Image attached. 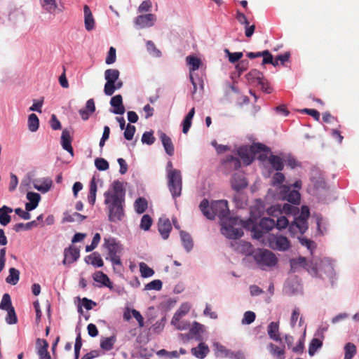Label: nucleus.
Returning <instances> with one entry per match:
<instances>
[{"label":"nucleus","instance_id":"bb28decb","mask_svg":"<svg viewBox=\"0 0 359 359\" xmlns=\"http://www.w3.org/2000/svg\"><path fill=\"white\" fill-rule=\"evenodd\" d=\"M110 104L114 107L113 113L116 114H123L125 112V108L123 104V98L121 95H116L111 98Z\"/></svg>","mask_w":359,"mask_h":359},{"label":"nucleus","instance_id":"3c124183","mask_svg":"<svg viewBox=\"0 0 359 359\" xmlns=\"http://www.w3.org/2000/svg\"><path fill=\"white\" fill-rule=\"evenodd\" d=\"M187 62L190 66V74H191V72L197 70L201 65L200 59L194 56H188L187 57Z\"/></svg>","mask_w":359,"mask_h":359},{"label":"nucleus","instance_id":"b1692460","mask_svg":"<svg viewBox=\"0 0 359 359\" xmlns=\"http://www.w3.org/2000/svg\"><path fill=\"white\" fill-rule=\"evenodd\" d=\"M159 138L161 140L166 154L170 156H173L175 149L171 138L163 132H159Z\"/></svg>","mask_w":359,"mask_h":359},{"label":"nucleus","instance_id":"1a4fd4ad","mask_svg":"<svg viewBox=\"0 0 359 359\" xmlns=\"http://www.w3.org/2000/svg\"><path fill=\"white\" fill-rule=\"evenodd\" d=\"M243 229L252 233V238L255 240H260L264 234L269 233L273 229L283 231L287 226H241Z\"/></svg>","mask_w":359,"mask_h":359},{"label":"nucleus","instance_id":"a18cd8bd","mask_svg":"<svg viewBox=\"0 0 359 359\" xmlns=\"http://www.w3.org/2000/svg\"><path fill=\"white\" fill-rule=\"evenodd\" d=\"M139 266L141 276L143 278L151 277L155 273L154 270L144 262H140Z\"/></svg>","mask_w":359,"mask_h":359},{"label":"nucleus","instance_id":"72a5a7b5","mask_svg":"<svg viewBox=\"0 0 359 359\" xmlns=\"http://www.w3.org/2000/svg\"><path fill=\"white\" fill-rule=\"evenodd\" d=\"M283 191L289 192L287 196V200L294 204H297L300 201V194L298 191H290V186H282Z\"/></svg>","mask_w":359,"mask_h":359},{"label":"nucleus","instance_id":"f3484780","mask_svg":"<svg viewBox=\"0 0 359 359\" xmlns=\"http://www.w3.org/2000/svg\"><path fill=\"white\" fill-rule=\"evenodd\" d=\"M48 347L49 344L46 339L39 338L36 339V348L39 359H52L51 355L48 351Z\"/></svg>","mask_w":359,"mask_h":359},{"label":"nucleus","instance_id":"37998d69","mask_svg":"<svg viewBox=\"0 0 359 359\" xmlns=\"http://www.w3.org/2000/svg\"><path fill=\"white\" fill-rule=\"evenodd\" d=\"M323 346V341L318 338H313L309 345V354L310 356L314 355L318 349Z\"/></svg>","mask_w":359,"mask_h":359},{"label":"nucleus","instance_id":"e433bc0d","mask_svg":"<svg viewBox=\"0 0 359 359\" xmlns=\"http://www.w3.org/2000/svg\"><path fill=\"white\" fill-rule=\"evenodd\" d=\"M116 341V337L115 335H112L109 337H103L100 340V348L106 351H111L114 344Z\"/></svg>","mask_w":359,"mask_h":359},{"label":"nucleus","instance_id":"09e8293b","mask_svg":"<svg viewBox=\"0 0 359 359\" xmlns=\"http://www.w3.org/2000/svg\"><path fill=\"white\" fill-rule=\"evenodd\" d=\"M241 252L246 256H251L254 258L256 249L254 248L253 245L250 243L243 242L241 246Z\"/></svg>","mask_w":359,"mask_h":359},{"label":"nucleus","instance_id":"de8ad7c7","mask_svg":"<svg viewBox=\"0 0 359 359\" xmlns=\"http://www.w3.org/2000/svg\"><path fill=\"white\" fill-rule=\"evenodd\" d=\"M96 192H97V184L95 182V177H93V179L90 181V189H89V194L88 196V202L93 205L95 202L96 199Z\"/></svg>","mask_w":359,"mask_h":359},{"label":"nucleus","instance_id":"9b49d317","mask_svg":"<svg viewBox=\"0 0 359 359\" xmlns=\"http://www.w3.org/2000/svg\"><path fill=\"white\" fill-rule=\"evenodd\" d=\"M302 291V285L301 279L297 276H292L286 280L283 287V292L285 294L292 296L297 294Z\"/></svg>","mask_w":359,"mask_h":359},{"label":"nucleus","instance_id":"5fc2aeb1","mask_svg":"<svg viewBox=\"0 0 359 359\" xmlns=\"http://www.w3.org/2000/svg\"><path fill=\"white\" fill-rule=\"evenodd\" d=\"M92 261H90V264L93 266L95 268H100L104 266V261L101 257V255L97 252H93V258Z\"/></svg>","mask_w":359,"mask_h":359},{"label":"nucleus","instance_id":"473e14b6","mask_svg":"<svg viewBox=\"0 0 359 359\" xmlns=\"http://www.w3.org/2000/svg\"><path fill=\"white\" fill-rule=\"evenodd\" d=\"M13 212V210L7 206L3 205L0 208V224H8L11 220V213Z\"/></svg>","mask_w":359,"mask_h":359},{"label":"nucleus","instance_id":"393cba45","mask_svg":"<svg viewBox=\"0 0 359 359\" xmlns=\"http://www.w3.org/2000/svg\"><path fill=\"white\" fill-rule=\"evenodd\" d=\"M267 332L270 339L277 342H282L279 334V322H271L268 325Z\"/></svg>","mask_w":359,"mask_h":359},{"label":"nucleus","instance_id":"39448f33","mask_svg":"<svg viewBox=\"0 0 359 359\" xmlns=\"http://www.w3.org/2000/svg\"><path fill=\"white\" fill-rule=\"evenodd\" d=\"M253 259L261 268L263 266L274 267L278 262L276 255L266 248H257Z\"/></svg>","mask_w":359,"mask_h":359},{"label":"nucleus","instance_id":"4c0bfd02","mask_svg":"<svg viewBox=\"0 0 359 359\" xmlns=\"http://www.w3.org/2000/svg\"><path fill=\"white\" fill-rule=\"evenodd\" d=\"M9 274L6 278V282L11 285H15L20 279V271L15 268L9 269Z\"/></svg>","mask_w":359,"mask_h":359},{"label":"nucleus","instance_id":"052dcab7","mask_svg":"<svg viewBox=\"0 0 359 359\" xmlns=\"http://www.w3.org/2000/svg\"><path fill=\"white\" fill-rule=\"evenodd\" d=\"M305 332L304 335L298 340L295 346L292 347V351L297 354H302L304 351V337Z\"/></svg>","mask_w":359,"mask_h":359},{"label":"nucleus","instance_id":"a211bd4d","mask_svg":"<svg viewBox=\"0 0 359 359\" xmlns=\"http://www.w3.org/2000/svg\"><path fill=\"white\" fill-rule=\"evenodd\" d=\"M92 278L93 280L96 283H100V285H97V287H106L110 290L113 289V283L110 280L107 274L101 271H95L93 275Z\"/></svg>","mask_w":359,"mask_h":359},{"label":"nucleus","instance_id":"c03bdc74","mask_svg":"<svg viewBox=\"0 0 359 359\" xmlns=\"http://www.w3.org/2000/svg\"><path fill=\"white\" fill-rule=\"evenodd\" d=\"M28 129L31 132H36L39 129V120L35 114L29 115L27 121Z\"/></svg>","mask_w":359,"mask_h":359},{"label":"nucleus","instance_id":"4468645a","mask_svg":"<svg viewBox=\"0 0 359 359\" xmlns=\"http://www.w3.org/2000/svg\"><path fill=\"white\" fill-rule=\"evenodd\" d=\"M156 21V16L152 13L140 15L134 20L136 27L140 29L148 28L152 27Z\"/></svg>","mask_w":359,"mask_h":359},{"label":"nucleus","instance_id":"412c9836","mask_svg":"<svg viewBox=\"0 0 359 359\" xmlns=\"http://www.w3.org/2000/svg\"><path fill=\"white\" fill-rule=\"evenodd\" d=\"M191 353L198 359H204L210 353V348L205 342L201 341H199L196 347H194L191 349Z\"/></svg>","mask_w":359,"mask_h":359},{"label":"nucleus","instance_id":"6e6552de","mask_svg":"<svg viewBox=\"0 0 359 359\" xmlns=\"http://www.w3.org/2000/svg\"><path fill=\"white\" fill-rule=\"evenodd\" d=\"M168 187L173 198L181 195L182 188V179L180 171H172L167 175Z\"/></svg>","mask_w":359,"mask_h":359},{"label":"nucleus","instance_id":"a19ab883","mask_svg":"<svg viewBox=\"0 0 359 359\" xmlns=\"http://www.w3.org/2000/svg\"><path fill=\"white\" fill-rule=\"evenodd\" d=\"M51 186L52 180L50 179H45L40 183L39 181H37L34 184V187L42 193H46L49 191Z\"/></svg>","mask_w":359,"mask_h":359},{"label":"nucleus","instance_id":"69168bd1","mask_svg":"<svg viewBox=\"0 0 359 359\" xmlns=\"http://www.w3.org/2000/svg\"><path fill=\"white\" fill-rule=\"evenodd\" d=\"M166 317L164 316L160 320L152 325L154 332L158 334L161 332L165 327Z\"/></svg>","mask_w":359,"mask_h":359},{"label":"nucleus","instance_id":"c85d7f7f","mask_svg":"<svg viewBox=\"0 0 359 359\" xmlns=\"http://www.w3.org/2000/svg\"><path fill=\"white\" fill-rule=\"evenodd\" d=\"M83 13H84L85 28L88 31H91L95 28V20L93 18L92 12L88 6H87V5L84 6Z\"/></svg>","mask_w":359,"mask_h":359},{"label":"nucleus","instance_id":"a878e982","mask_svg":"<svg viewBox=\"0 0 359 359\" xmlns=\"http://www.w3.org/2000/svg\"><path fill=\"white\" fill-rule=\"evenodd\" d=\"M95 111V102L94 100L91 98L86 102V107L84 109H81L79 112L81 116V118L83 121H86L89 118L90 115L92 114Z\"/></svg>","mask_w":359,"mask_h":359},{"label":"nucleus","instance_id":"13d9d810","mask_svg":"<svg viewBox=\"0 0 359 359\" xmlns=\"http://www.w3.org/2000/svg\"><path fill=\"white\" fill-rule=\"evenodd\" d=\"M176 300L172 298H169L165 301L161 302L159 304V309L164 311H168L170 310L175 304Z\"/></svg>","mask_w":359,"mask_h":359},{"label":"nucleus","instance_id":"8fccbe9b","mask_svg":"<svg viewBox=\"0 0 359 359\" xmlns=\"http://www.w3.org/2000/svg\"><path fill=\"white\" fill-rule=\"evenodd\" d=\"M163 287V282L159 279H155L146 284L144 290H156L160 291Z\"/></svg>","mask_w":359,"mask_h":359},{"label":"nucleus","instance_id":"423d86ee","mask_svg":"<svg viewBox=\"0 0 359 359\" xmlns=\"http://www.w3.org/2000/svg\"><path fill=\"white\" fill-rule=\"evenodd\" d=\"M318 261V276L316 278L325 279L327 278L332 286L334 285V279L336 278V273L334 271L332 260L328 257L316 259Z\"/></svg>","mask_w":359,"mask_h":359},{"label":"nucleus","instance_id":"9d476101","mask_svg":"<svg viewBox=\"0 0 359 359\" xmlns=\"http://www.w3.org/2000/svg\"><path fill=\"white\" fill-rule=\"evenodd\" d=\"M120 72L116 69H108L104 72V79L106 83L104 87V93L108 96H111L114 93V82L119 79Z\"/></svg>","mask_w":359,"mask_h":359},{"label":"nucleus","instance_id":"5701e85b","mask_svg":"<svg viewBox=\"0 0 359 359\" xmlns=\"http://www.w3.org/2000/svg\"><path fill=\"white\" fill-rule=\"evenodd\" d=\"M189 332L196 341H201L203 340L201 333L205 332V327L197 321H194Z\"/></svg>","mask_w":359,"mask_h":359},{"label":"nucleus","instance_id":"dca6fc26","mask_svg":"<svg viewBox=\"0 0 359 359\" xmlns=\"http://www.w3.org/2000/svg\"><path fill=\"white\" fill-rule=\"evenodd\" d=\"M104 246L108 249L109 257L118 255L123 250V245L115 238H105Z\"/></svg>","mask_w":359,"mask_h":359},{"label":"nucleus","instance_id":"2eb2a0df","mask_svg":"<svg viewBox=\"0 0 359 359\" xmlns=\"http://www.w3.org/2000/svg\"><path fill=\"white\" fill-rule=\"evenodd\" d=\"M234 226H221V234L230 240L241 238L244 234L243 228H234Z\"/></svg>","mask_w":359,"mask_h":359},{"label":"nucleus","instance_id":"4d7b16f0","mask_svg":"<svg viewBox=\"0 0 359 359\" xmlns=\"http://www.w3.org/2000/svg\"><path fill=\"white\" fill-rule=\"evenodd\" d=\"M106 259H109L113 264V270L115 273H120V271L115 266H122V262L121 260V257L119 255H115L113 256H109V258L106 257Z\"/></svg>","mask_w":359,"mask_h":359},{"label":"nucleus","instance_id":"58836bf2","mask_svg":"<svg viewBox=\"0 0 359 359\" xmlns=\"http://www.w3.org/2000/svg\"><path fill=\"white\" fill-rule=\"evenodd\" d=\"M297 239L299 240V242L300 244L307 248V250L310 252L311 255L313 254L314 250L317 248L316 243L306 237H304L302 236H298Z\"/></svg>","mask_w":359,"mask_h":359},{"label":"nucleus","instance_id":"7c9ffc66","mask_svg":"<svg viewBox=\"0 0 359 359\" xmlns=\"http://www.w3.org/2000/svg\"><path fill=\"white\" fill-rule=\"evenodd\" d=\"M267 348L273 357L278 359H285V345H283L282 348H280L273 343H269L267 346Z\"/></svg>","mask_w":359,"mask_h":359},{"label":"nucleus","instance_id":"c9c22d12","mask_svg":"<svg viewBox=\"0 0 359 359\" xmlns=\"http://www.w3.org/2000/svg\"><path fill=\"white\" fill-rule=\"evenodd\" d=\"M60 0H41L42 8L50 13H55L57 10V2Z\"/></svg>","mask_w":359,"mask_h":359},{"label":"nucleus","instance_id":"338daca9","mask_svg":"<svg viewBox=\"0 0 359 359\" xmlns=\"http://www.w3.org/2000/svg\"><path fill=\"white\" fill-rule=\"evenodd\" d=\"M95 165L97 170H106L109 168V163L104 158H97L95 161Z\"/></svg>","mask_w":359,"mask_h":359},{"label":"nucleus","instance_id":"79ce46f5","mask_svg":"<svg viewBox=\"0 0 359 359\" xmlns=\"http://www.w3.org/2000/svg\"><path fill=\"white\" fill-rule=\"evenodd\" d=\"M357 353L356 346L351 342H348L344 346V358L352 359Z\"/></svg>","mask_w":359,"mask_h":359},{"label":"nucleus","instance_id":"f03ea898","mask_svg":"<svg viewBox=\"0 0 359 359\" xmlns=\"http://www.w3.org/2000/svg\"><path fill=\"white\" fill-rule=\"evenodd\" d=\"M125 194L123 183L116 180L112 183L111 188L104 194V203L107 205L109 210V220L112 222L121 221L124 216L123 203Z\"/></svg>","mask_w":359,"mask_h":359},{"label":"nucleus","instance_id":"49530a36","mask_svg":"<svg viewBox=\"0 0 359 359\" xmlns=\"http://www.w3.org/2000/svg\"><path fill=\"white\" fill-rule=\"evenodd\" d=\"M13 308L10 294L8 293L4 294L0 303V309L7 311Z\"/></svg>","mask_w":359,"mask_h":359},{"label":"nucleus","instance_id":"0eeeda50","mask_svg":"<svg viewBox=\"0 0 359 359\" xmlns=\"http://www.w3.org/2000/svg\"><path fill=\"white\" fill-rule=\"evenodd\" d=\"M268 243L270 248L285 252L291 248V243L289 239L280 233H269L268 236Z\"/></svg>","mask_w":359,"mask_h":359},{"label":"nucleus","instance_id":"603ef678","mask_svg":"<svg viewBox=\"0 0 359 359\" xmlns=\"http://www.w3.org/2000/svg\"><path fill=\"white\" fill-rule=\"evenodd\" d=\"M7 315L6 316V322L8 325H15L18 323V316L15 308L7 310Z\"/></svg>","mask_w":359,"mask_h":359},{"label":"nucleus","instance_id":"f257e3e1","mask_svg":"<svg viewBox=\"0 0 359 359\" xmlns=\"http://www.w3.org/2000/svg\"><path fill=\"white\" fill-rule=\"evenodd\" d=\"M199 208L203 214L210 219L218 217L222 222L229 223L228 224H257L252 217H250L248 221H245L231 212L229 208L228 201L224 199L212 201L210 204L207 199H203ZM278 213L280 216L273 218L262 217L258 224H298L297 221L290 224L288 219L282 215L280 211H278Z\"/></svg>","mask_w":359,"mask_h":359},{"label":"nucleus","instance_id":"bf43d9fd","mask_svg":"<svg viewBox=\"0 0 359 359\" xmlns=\"http://www.w3.org/2000/svg\"><path fill=\"white\" fill-rule=\"evenodd\" d=\"M100 239H101V236L100 235V233H96L93 238V240H92V242L90 243V245H88L86 246V252H91L93 251L95 248H97L98 243H100Z\"/></svg>","mask_w":359,"mask_h":359},{"label":"nucleus","instance_id":"2f4dec72","mask_svg":"<svg viewBox=\"0 0 359 359\" xmlns=\"http://www.w3.org/2000/svg\"><path fill=\"white\" fill-rule=\"evenodd\" d=\"M268 161L275 170L281 171L283 170L284 160L279 156L271 154Z\"/></svg>","mask_w":359,"mask_h":359},{"label":"nucleus","instance_id":"864d4df0","mask_svg":"<svg viewBox=\"0 0 359 359\" xmlns=\"http://www.w3.org/2000/svg\"><path fill=\"white\" fill-rule=\"evenodd\" d=\"M177 218L175 216L170 217L167 215H163L159 217L158 224H177Z\"/></svg>","mask_w":359,"mask_h":359},{"label":"nucleus","instance_id":"0e129e2a","mask_svg":"<svg viewBox=\"0 0 359 359\" xmlns=\"http://www.w3.org/2000/svg\"><path fill=\"white\" fill-rule=\"evenodd\" d=\"M158 231H159L163 239L166 240L168 238L170 233L172 229V226H157Z\"/></svg>","mask_w":359,"mask_h":359},{"label":"nucleus","instance_id":"680f3d73","mask_svg":"<svg viewBox=\"0 0 359 359\" xmlns=\"http://www.w3.org/2000/svg\"><path fill=\"white\" fill-rule=\"evenodd\" d=\"M147 49L148 52L154 57H160L161 55V51L156 47L155 44L151 41H147Z\"/></svg>","mask_w":359,"mask_h":359},{"label":"nucleus","instance_id":"ea45409f","mask_svg":"<svg viewBox=\"0 0 359 359\" xmlns=\"http://www.w3.org/2000/svg\"><path fill=\"white\" fill-rule=\"evenodd\" d=\"M135 211L138 214H142L146 211L148 207V203L145 198L140 197L137 198L134 203Z\"/></svg>","mask_w":359,"mask_h":359},{"label":"nucleus","instance_id":"e2e57ef3","mask_svg":"<svg viewBox=\"0 0 359 359\" xmlns=\"http://www.w3.org/2000/svg\"><path fill=\"white\" fill-rule=\"evenodd\" d=\"M284 162L286 165L292 169H294L297 167L301 166V163H299L294 157L292 156H287L285 159Z\"/></svg>","mask_w":359,"mask_h":359},{"label":"nucleus","instance_id":"aec40b11","mask_svg":"<svg viewBox=\"0 0 359 359\" xmlns=\"http://www.w3.org/2000/svg\"><path fill=\"white\" fill-rule=\"evenodd\" d=\"M231 186L234 191L238 192L248 186V182L242 175L235 173L231 179Z\"/></svg>","mask_w":359,"mask_h":359},{"label":"nucleus","instance_id":"c756f323","mask_svg":"<svg viewBox=\"0 0 359 359\" xmlns=\"http://www.w3.org/2000/svg\"><path fill=\"white\" fill-rule=\"evenodd\" d=\"M27 198L29 202L25 204L26 210L31 211L37 207L41 196L37 193L28 192L27 194Z\"/></svg>","mask_w":359,"mask_h":359},{"label":"nucleus","instance_id":"774afa93","mask_svg":"<svg viewBox=\"0 0 359 359\" xmlns=\"http://www.w3.org/2000/svg\"><path fill=\"white\" fill-rule=\"evenodd\" d=\"M135 131H136L135 127L134 126L128 123L125 128V131L123 133L124 137L127 140H131L133 138Z\"/></svg>","mask_w":359,"mask_h":359},{"label":"nucleus","instance_id":"7ed1b4c3","mask_svg":"<svg viewBox=\"0 0 359 359\" xmlns=\"http://www.w3.org/2000/svg\"><path fill=\"white\" fill-rule=\"evenodd\" d=\"M290 269L289 273H294L299 271V268L306 270L312 276H318V261L313 258L310 261H307L306 258L299 256L298 258H291L289 260Z\"/></svg>","mask_w":359,"mask_h":359},{"label":"nucleus","instance_id":"20e7f679","mask_svg":"<svg viewBox=\"0 0 359 359\" xmlns=\"http://www.w3.org/2000/svg\"><path fill=\"white\" fill-rule=\"evenodd\" d=\"M261 151L269 152L270 149L262 143H254L249 148L246 146L239 147L237 154L245 165H249L253 162L255 154Z\"/></svg>","mask_w":359,"mask_h":359},{"label":"nucleus","instance_id":"f8f14e48","mask_svg":"<svg viewBox=\"0 0 359 359\" xmlns=\"http://www.w3.org/2000/svg\"><path fill=\"white\" fill-rule=\"evenodd\" d=\"M80 257V250L73 245H69L64 250V259L62 262L63 265H69L76 262Z\"/></svg>","mask_w":359,"mask_h":359},{"label":"nucleus","instance_id":"6ab92c4d","mask_svg":"<svg viewBox=\"0 0 359 359\" xmlns=\"http://www.w3.org/2000/svg\"><path fill=\"white\" fill-rule=\"evenodd\" d=\"M249 76H253L257 81V84L260 86L261 89L266 93H271V88L268 83L267 81L264 78L263 74L256 69L252 70L249 74Z\"/></svg>","mask_w":359,"mask_h":359},{"label":"nucleus","instance_id":"6e6d98bb","mask_svg":"<svg viewBox=\"0 0 359 359\" xmlns=\"http://www.w3.org/2000/svg\"><path fill=\"white\" fill-rule=\"evenodd\" d=\"M255 313L251 311H248L244 313L241 323L243 325H250L255 320Z\"/></svg>","mask_w":359,"mask_h":359},{"label":"nucleus","instance_id":"cd10ccee","mask_svg":"<svg viewBox=\"0 0 359 359\" xmlns=\"http://www.w3.org/2000/svg\"><path fill=\"white\" fill-rule=\"evenodd\" d=\"M61 144L62 148L67 151L72 156L74 155V150L72 147V137L67 130H64L61 135Z\"/></svg>","mask_w":359,"mask_h":359},{"label":"nucleus","instance_id":"4be33fe9","mask_svg":"<svg viewBox=\"0 0 359 359\" xmlns=\"http://www.w3.org/2000/svg\"><path fill=\"white\" fill-rule=\"evenodd\" d=\"M182 245L187 252H190L194 248V241L191 234L185 231L180 230Z\"/></svg>","mask_w":359,"mask_h":359},{"label":"nucleus","instance_id":"ddd939ff","mask_svg":"<svg viewBox=\"0 0 359 359\" xmlns=\"http://www.w3.org/2000/svg\"><path fill=\"white\" fill-rule=\"evenodd\" d=\"M222 166L224 172L228 174L233 170H238L241 166L239 158L232 155H227L222 161Z\"/></svg>","mask_w":359,"mask_h":359},{"label":"nucleus","instance_id":"f704fd0d","mask_svg":"<svg viewBox=\"0 0 359 359\" xmlns=\"http://www.w3.org/2000/svg\"><path fill=\"white\" fill-rule=\"evenodd\" d=\"M86 218L85 216L76 212H65L63 217L64 222H81Z\"/></svg>","mask_w":359,"mask_h":359}]
</instances>
